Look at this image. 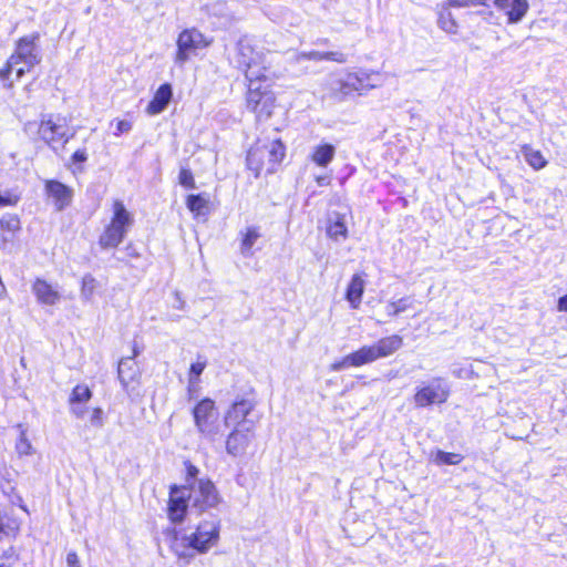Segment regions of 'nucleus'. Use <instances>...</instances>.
<instances>
[{
	"label": "nucleus",
	"mask_w": 567,
	"mask_h": 567,
	"mask_svg": "<svg viewBox=\"0 0 567 567\" xmlns=\"http://www.w3.org/2000/svg\"><path fill=\"white\" fill-rule=\"evenodd\" d=\"M206 368V361H197L192 363L189 368L188 379H192V383H195L196 380H199L200 374Z\"/></svg>",
	"instance_id": "40"
},
{
	"label": "nucleus",
	"mask_w": 567,
	"mask_h": 567,
	"mask_svg": "<svg viewBox=\"0 0 567 567\" xmlns=\"http://www.w3.org/2000/svg\"><path fill=\"white\" fill-rule=\"evenodd\" d=\"M126 250L130 256H137V252L131 245L126 247Z\"/></svg>",
	"instance_id": "54"
},
{
	"label": "nucleus",
	"mask_w": 567,
	"mask_h": 567,
	"mask_svg": "<svg viewBox=\"0 0 567 567\" xmlns=\"http://www.w3.org/2000/svg\"><path fill=\"white\" fill-rule=\"evenodd\" d=\"M19 556L13 548L6 550L1 557L0 567H14L18 563Z\"/></svg>",
	"instance_id": "39"
},
{
	"label": "nucleus",
	"mask_w": 567,
	"mask_h": 567,
	"mask_svg": "<svg viewBox=\"0 0 567 567\" xmlns=\"http://www.w3.org/2000/svg\"><path fill=\"white\" fill-rule=\"evenodd\" d=\"M379 85L380 74L378 72L360 69L340 76L333 82L331 90L337 97L343 100L355 92L361 94Z\"/></svg>",
	"instance_id": "5"
},
{
	"label": "nucleus",
	"mask_w": 567,
	"mask_h": 567,
	"mask_svg": "<svg viewBox=\"0 0 567 567\" xmlns=\"http://www.w3.org/2000/svg\"><path fill=\"white\" fill-rule=\"evenodd\" d=\"M285 157V146L279 140L268 144H257L247 154L246 163L249 171L258 177L264 168L267 173H274L276 165Z\"/></svg>",
	"instance_id": "3"
},
{
	"label": "nucleus",
	"mask_w": 567,
	"mask_h": 567,
	"mask_svg": "<svg viewBox=\"0 0 567 567\" xmlns=\"http://www.w3.org/2000/svg\"><path fill=\"white\" fill-rule=\"evenodd\" d=\"M331 178L328 175H319L316 176V182L318 186H327L330 184Z\"/></svg>",
	"instance_id": "52"
},
{
	"label": "nucleus",
	"mask_w": 567,
	"mask_h": 567,
	"mask_svg": "<svg viewBox=\"0 0 567 567\" xmlns=\"http://www.w3.org/2000/svg\"><path fill=\"white\" fill-rule=\"evenodd\" d=\"M255 437V429L233 427L226 437L225 446L228 455L243 456Z\"/></svg>",
	"instance_id": "14"
},
{
	"label": "nucleus",
	"mask_w": 567,
	"mask_h": 567,
	"mask_svg": "<svg viewBox=\"0 0 567 567\" xmlns=\"http://www.w3.org/2000/svg\"><path fill=\"white\" fill-rule=\"evenodd\" d=\"M256 402L247 398H237L229 409L226 411L224 421L226 425L233 427H256V422L249 419V415L255 410Z\"/></svg>",
	"instance_id": "13"
},
{
	"label": "nucleus",
	"mask_w": 567,
	"mask_h": 567,
	"mask_svg": "<svg viewBox=\"0 0 567 567\" xmlns=\"http://www.w3.org/2000/svg\"><path fill=\"white\" fill-rule=\"evenodd\" d=\"M412 305V300L409 297L400 298L395 301H389L385 306V313L389 317H395L408 310Z\"/></svg>",
	"instance_id": "32"
},
{
	"label": "nucleus",
	"mask_w": 567,
	"mask_h": 567,
	"mask_svg": "<svg viewBox=\"0 0 567 567\" xmlns=\"http://www.w3.org/2000/svg\"><path fill=\"white\" fill-rule=\"evenodd\" d=\"M557 310L561 312H567V293L558 299Z\"/></svg>",
	"instance_id": "50"
},
{
	"label": "nucleus",
	"mask_w": 567,
	"mask_h": 567,
	"mask_svg": "<svg viewBox=\"0 0 567 567\" xmlns=\"http://www.w3.org/2000/svg\"><path fill=\"white\" fill-rule=\"evenodd\" d=\"M178 179H179V184L186 188L195 187L194 176L189 169L182 168L179 172Z\"/></svg>",
	"instance_id": "41"
},
{
	"label": "nucleus",
	"mask_w": 567,
	"mask_h": 567,
	"mask_svg": "<svg viewBox=\"0 0 567 567\" xmlns=\"http://www.w3.org/2000/svg\"><path fill=\"white\" fill-rule=\"evenodd\" d=\"M302 60H312V61H334L338 63H344L347 61V55L339 51L331 52H320V51H309V52H300L296 54V61L300 62Z\"/></svg>",
	"instance_id": "22"
},
{
	"label": "nucleus",
	"mask_w": 567,
	"mask_h": 567,
	"mask_svg": "<svg viewBox=\"0 0 567 567\" xmlns=\"http://www.w3.org/2000/svg\"><path fill=\"white\" fill-rule=\"evenodd\" d=\"M140 375V370L133 358H123L118 362L117 377L123 386L127 389L128 384L135 381Z\"/></svg>",
	"instance_id": "19"
},
{
	"label": "nucleus",
	"mask_w": 567,
	"mask_h": 567,
	"mask_svg": "<svg viewBox=\"0 0 567 567\" xmlns=\"http://www.w3.org/2000/svg\"><path fill=\"white\" fill-rule=\"evenodd\" d=\"M488 0H446L443 2L447 8H468L477 6H487Z\"/></svg>",
	"instance_id": "38"
},
{
	"label": "nucleus",
	"mask_w": 567,
	"mask_h": 567,
	"mask_svg": "<svg viewBox=\"0 0 567 567\" xmlns=\"http://www.w3.org/2000/svg\"><path fill=\"white\" fill-rule=\"evenodd\" d=\"M20 435L16 443V451L19 455H30L32 454L33 447L31 442L27 437V430L23 427L22 424L17 425Z\"/></svg>",
	"instance_id": "34"
},
{
	"label": "nucleus",
	"mask_w": 567,
	"mask_h": 567,
	"mask_svg": "<svg viewBox=\"0 0 567 567\" xmlns=\"http://www.w3.org/2000/svg\"><path fill=\"white\" fill-rule=\"evenodd\" d=\"M45 193L52 198L58 212L65 209L72 203L73 189L59 181H47Z\"/></svg>",
	"instance_id": "16"
},
{
	"label": "nucleus",
	"mask_w": 567,
	"mask_h": 567,
	"mask_svg": "<svg viewBox=\"0 0 567 567\" xmlns=\"http://www.w3.org/2000/svg\"><path fill=\"white\" fill-rule=\"evenodd\" d=\"M437 24L442 30L451 34H455L458 29L457 22L450 11V8L443 3L439 12Z\"/></svg>",
	"instance_id": "28"
},
{
	"label": "nucleus",
	"mask_w": 567,
	"mask_h": 567,
	"mask_svg": "<svg viewBox=\"0 0 567 567\" xmlns=\"http://www.w3.org/2000/svg\"><path fill=\"white\" fill-rule=\"evenodd\" d=\"M450 396V385L442 378H433L427 383L419 386L413 396L416 408H426L433 404H443Z\"/></svg>",
	"instance_id": "10"
},
{
	"label": "nucleus",
	"mask_w": 567,
	"mask_h": 567,
	"mask_svg": "<svg viewBox=\"0 0 567 567\" xmlns=\"http://www.w3.org/2000/svg\"><path fill=\"white\" fill-rule=\"evenodd\" d=\"M209 45L202 32L197 29H186L182 31L177 38V52L175 62L184 64L192 54H195L198 49Z\"/></svg>",
	"instance_id": "12"
},
{
	"label": "nucleus",
	"mask_w": 567,
	"mask_h": 567,
	"mask_svg": "<svg viewBox=\"0 0 567 567\" xmlns=\"http://www.w3.org/2000/svg\"><path fill=\"white\" fill-rule=\"evenodd\" d=\"M219 537L220 519L216 515H210L209 518L198 523L195 532L184 535L181 538V544L187 549L195 550L197 554H206L218 544Z\"/></svg>",
	"instance_id": "4"
},
{
	"label": "nucleus",
	"mask_w": 567,
	"mask_h": 567,
	"mask_svg": "<svg viewBox=\"0 0 567 567\" xmlns=\"http://www.w3.org/2000/svg\"><path fill=\"white\" fill-rule=\"evenodd\" d=\"M0 229L8 231L12 237L20 229V219L14 215H7L0 219Z\"/></svg>",
	"instance_id": "36"
},
{
	"label": "nucleus",
	"mask_w": 567,
	"mask_h": 567,
	"mask_svg": "<svg viewBox=\"0 0 567 567\" xmlns=\"http://www.w3.org/2000/svg\"><path fill=\"white\" fill-rule=\"evenodd\" d=\"M243 239L240 244V252L244 257H251L254 255L252 247L256 241L261 237L259 228L256 226L247 227L241 233Z\"/></svg>",
	"instance_id": "25"
},
{
	"label": "nucleus",
	"mask_w": 567,
	"mask_h": 567,
	"mask_svg": "<svg viewBox=\"0 0 567 567\" xmlns=\"http://www.w3.org/2000/svg\"><path fill=\"white\" fill-rule=\"evenodd\" d=\"M187 498L190 504V511L198 513L217 507L221 502V497L214 485L208 478L194 480L187 486Z\"/></svg>",
	"instance_id": "9"
},
{
	"label": "nucleus",
	"mask_w": 567,
	"mask_h": 567,
	"mask_svg": "<svg viewBox=\"0 0 567 567\" xmlns=\"http://www.w3.org/2000/svg\"><path fill=\"white\" fill-rule=\"evenodd\" d=\"M32 292L38 302L43 306H55L60 302L62 297L58 286H53L40 278L33 282Z\"/></svg>",
	"instance_id": "17"
},
{
	"label": "nucleus",
	"mask_w": 567,
	"mask_h": 567,
	"mask_svg": "<svg viewBox=\"0 0 567 567\" xmlns=\"http://www.w3.org/2000/svg\"><path fill=\"white\" fill-rule=\"evenodd\" d=\"M91 424L95 427L103 426V411L100 408H95L91 415Z\"/></svg>",
	"instance_id": "44"
},
{
	"label": "nucleus",
	"mask_w": 567,
	"mask_h": 567,
	"mask_svg": "<svg viewBox=\"0 0 567 567\" xmlns=\"http://www.w3.org/2000/svg\"><path fill=\"white\" fill-rule=\"evenodd\" d=\"M92 398V391L85 384H78L73 388L69 403H83L86 404Z\"/></svg>",
	"instance_id": "33"
},
{
	"label": "nucleus",
	"mask_w": 567,
	"mask_h": 567,
	"mask_svg": "<svg viewBox=\"0 0 567 567\" xmlns=\"http://www.w3.org/2000/svg\"><path fill=\"white\" fill-rule=\"evenodd\" d=\"M348 360L352 363V367H361L378 360V358L371 344L364 346L359 350L348 354Z\"/></svg>",
	"instance_id": "26"
},
{
	"label": "nucleus",
	"mask_w": 567,
	"mask_h": 567,
	"mask_svg": "<svg viewBox=\"0 0 567 567\" xmlns=\"http://www.w3.org/2000/svg\"><path fill=\"white\" fill-rule=\"evenodd\" d=\"M133 217L121 200L113 203V217L100 236L99 244L102 248H115L125 238Z\"/></svg>",
	"instance_id": "6"
},
{
	"label": "nucleus",
	"mask_w": 567,
	"mask_h": 567,
	"mask_svg": "<svg viewBox=\"0 0 567 567\" xmlns=\"http://www.w3.org/2000/svg\"><path fill=\"white\" fill-rule=\"evenodd\" d=\"M198 474V468L194 465L187 466V486H189V483L194 482L196 478V475Z\"/></svg>",
	"instance_id": "49"
},
{
	"label": "nucleus",
	"mask_w": 567,
	"mask_h": 567,
	"mask_svg": "<svg viewBox=\"0 0 567 567\" xmlns=\"http://www.w3.org/2000/svg\"><path fill=\"white\" fill-rule=\"evenodd\" d=\"M403 344V339L398 334H392L380 339L373 343L375 355L378 359L389 357L398 351Z\"/></svg>",
	"instance_id": "21"
},
{
	"label": "nucleus",
	"mask_w": 567,
	"mask_h": 567,
	"mask_svg": "<svg viewBox=\"0 0 567 567\" xmlns=\"http://www.w3.org/2000/svg\"><path fill=\"white\" fill-rule=\"evenodd\" d=\"M18 530L19 522L6 513H0V540L14 536Z\"/></svg>",
	"instance_id": "30"
},
{
	"label": "nucleus",
	"mask_w": 567,
	"mask_h": 567,
	"mask_svg": "<svg viewBox=\"0 0 567 567\" xmlns=\"http://www.w3.org/2000/svg\"><path fill=\"white\" fill-rule=\"evenodd\" d=\"M97 288V281L96 279L87 274L82 278V287H81V298L84 301H91L95 290Z\"/></svg>",
	"instance_id": "35"
},
{
	"label": "nucleus",
	"mask_w": 567,
	"mask_h": 567,
	"mask_svg": "<svg viewBox=\"0 0 567 567\" xmlns=\"http://www.w3.org/2000/svg\"><path fill=\"white\" fill-rule=\"evenodd\" d=\"M348 367H352V363L349 362L348 360V355H346L344 358H342L341 360L339 361H336L333 362L331 365H330V370L331 371H341Z\"/></svg>",
	"instance_id": "45"
},
{
	"label": "nucleus",
	"mask_w": 567,
	"mask_h": 567,
	"mask_svg": "<svg viewBox=\"0 0 567 567\" xmlns=\"http://www.w3.org/2000/svg\"><path fill=\"white\" fill-rule=\"evenodd\" d=\"M494 4L507 16L509 23L519 22L529 8L527 0H494Z\"/></svg>",
	"instance_id": "18"
},
{
	"label": "nucleus",
	"mask_w": 567,
	"mask_h": 567,
	"mask_svg": "<svg viewBox=\"0 0 567 567\" xmlns=\"http://www.w3.org/2000/svg\"><path fill=\"white\" fill-rule=\"evenodd\" d=\"M364 292V281L359 275H354L347 288L346 298L352 309H358Z\"/></svg>",
	"instance_id": "23"
},
{
	"label": "nucleus",
	"mask_w": 567,
	"mask_h": 567,
	"mask_svg": "<svg viewBox=\"0 0 567 567\" xmlns=\"http://www.w3.org/2000/svg\"><path fill=\"white\" fill-rule=\"evenodd\" d=\"M19 200V197L11 192H1L0 190V207L12 206L16 205Z\"/></svg>",
	"instance_id": "42"
},
{
	"label": "nucleus",
	"mask_w": 567,
	"mask_h": 567,
	"mask_svg": "<svg viewBox=\"0 0 567 567\" xmlns=\"http://www.w3.org/2000/svg\"><path fill=\"white\" fill-rule=\"evenodd\" d=\"M131 128H132V124L130 121H126V120L118 121L117 125H116V131L114 132V135L118 136L123 133L131 131Z\"/></svg>",
	"instance_id": "47"
},
{
	"label": "nucleus",
	"mask_w": 567,
	"mask_h": 567,
	"mask_svg": "<svg viewBox=\"0 0 567 567\" xmlns=\"http://www.w3.org/2000/svg\"><path fill=\"white\" fill-rule=\"evenodd\" d=\"M462 460H463V456L461 454L449 453V452H444V451H437L436 456H435V461L437 463L450 464V465L460 464L462 462Z\"/></svg>",
	"instance_id": "37"
},
{
	"label": "nucleus",
	"mask_w": 567,
	"mask_h": 567,
	"mask_svg": "<svg viewBox=\"0 0 567 567\" xmlns=\"http://www.w3.org/2000/svg\"><path fill=\"white\" fill-rule=\"evenodd\" d=\"M193 416L198 433L205 439L216 441L221 435L219 412L212 399L200 400L193 409Z\"/></svg>",
	"instance_id": "8"
},
{
	"label": "nucleus",
	"mask_w": 567,
	"mask_h": 567,
	"mask_svg": "<svg viewBox=\"0 0 567 567\" xmlns=\"http://www.w3.org/2000/svg\"><path fill=\"white\" fill-rule=\"evenodd\" d=\"M140 353H141V350L138 349L137 344L135 343V344L133 346V353H132V355H131L130 358H133V359H134V358H135V357H137Z\"/></svg>",
	"instance_id": "53"
},
{
	"label": "nucleus",
	"mask_w": 567,
	"mask_h": 567,
	"mask_svg": "<svg viewBox=\"0 0 567 567\" xmlns=\"http://www.w3.org/2000/svg\"><path fill=\"white\" fill-rule=\"evenodd\" d=\"M199 380H196L195 383H192V379H188V393L189 396L193 398V394L198 391Z\"/></svg>",
	"instance_id": "51"
},
{
	"label": "nucleus",
	"mask_w": 567,
	"mask_h": 567,
	"mask_svg": "<svg viewBox=\"0 0 567 567\" xmlns=\"http://www.w3.org/2000/svg\"><path fill=\"white\" fill-rule=\"evenodd\" d=\"M34 127H37L40 138L51 147H53L55 142L60 141H63L65 144L73 136V134H68V128L64 124L53 121L50 114H42L39 125L34 122L25 123L24 131L30 133Z\"/></svg>",
	"instance_id": "11"
},
{
	"label": "nucleus",
	"mask_w": 567,
	"mask_h": 567,
	"mask_svg": "<svg viewBox=\"0 0 567 567\" xmlns=\"http://www.w3.org/2000/svg\"><path fill=\"white\" fill-rule=\"evenodd\" d=\"M171 99H172V86L167 83L162 84L157 89L153 100L148 103L147 113L151 115H156V114L162 113L166 109Z\"/></svg>",
	"instance_id": "20"
},
{
	"label": "nucleus",
	"mask_w": 567,
	"mask_h": 567,
	"mask_svg": "<svg viewBox=\"0 0 567 567\" xmlns=\"http://www.w3.org/2000/svg\"><path fill=\"white\" fill-rule=\"evenodd\" d=\"M86 159H87V154H86L85 150L75 151L71 157L72 164H74V165L82 164V163L86 162Z\"/></svg>",
	"instance_id": "46"
},
{
	"label": "nucleus",
	"mask_w": 567,
	"mask_h": 567,
	"mask_svg": "<svg viewBox=\"0 0 567 567\" xmlns=\"http://www.w3.org/2000/svg\"><path fill=\"white\" fill-rule=\"evenodd\" d=\"M233 63L245 73L246 79L269 80L270 71L266 65V54L256 49L249 37L245 35L237 42Z\"/></svg>",
	"instance_id": "2"
},
{
	"label": "nucleus",
	"mask_w": 567,
	"mask_h": 567,
	"mask_svg": "<svg viewBox=\"0 0 567 567\" xmlns=\"http://www.w3.org/2000/svg\"><path fill=\"white\" fill-rule=\"evenodd\" d=\"M187 208L196 216H206L208 214V199L202 194L189 195L186 199Z\"/></svg>",
	"instance_id": "29"
},
{
	"label": "nucleus",
	"mask_w": 567,
	"mask_h": 567,
	"mask_svg": "<svg viewBox=\"0 0 567 567\" xmlns=\"http://www.w3.org/2000/svg\"><path fill=\"white\" fill-rule=\"evenodd\" d=\"M248 81L247 107L254 112L259 120L268 118L274 109L275 97L268 90L272 81L271 73L269 80L246 79Z\"/></svg>",
	"instance_id": "7"
},
{
	"label": "nucleus",
	"mask_w": 567,
	"mask_h": 567,
	"mask_svg": "<svg viewBox=\"0 0 567 567\" xmlns=\"http://www.w3.org/2000/svg\"><path fill=\"white\" fill-rule=\"evenodd\" d=\"M347 233L348 229L343 217L340 214L334 213L327 227L328 236L334 240H339L340 237L343 239L347 238Z\"/></svg>",
	"instance_id": "27"
},
{
	"label": "nucleus",
	"mask_w": 567,
	"mask_h": 567,
	"mask_svg": "<svg viewBox=\"0 0 567 567\" xmlns=\"http://www.w3.org/2000/svg\"><path fill=\"white\" fill-rule=\"evenodd\" d=\"M70 412L76 419H83L86 413V406L83 403H69Z\"/></svg>",
	"instance_id": "43"
},
{
	"label": "nucleus",
	"mask_w": 567,
	"mask_h": 567,
	"mask_svg": "<svg viewBox=\"0 0 567 567\" xmlns=\"http://www.w3.org/2000/svg\"><path fill=\"white\" fill-rule=\"evenodd\" d=\"M68 567H82L75 553H69L66 556Z\"/></svg>",
	"instance_id": "48"
},
{
	"label": "nucleus",
	"mask_w": 567,
	"mask_h": 567,
	"mask_svg": "<svg viewBox=\"0 0 567 567\" xmlns=\"http://www.w3.org/2000/svg\"><path fill=\"white\" fill-rule=\"evenodd\" d=\"M188 507L190 508L187 498V486H172L168 502L169 519L175 524L182 523Z\"/></svg>",
	"instance_id": "15"
},
{
	"label": "nucleus",
	"mask_w": 567,
	"mask_h": 567,
	"mask_svg": "<svg viewBox=\"0 0 567 567\" xmlns=\"http://www.w3.org/2000/svg\"><path fill=\"white\" fill-rule=\"evenodd\" d=\"M39 40L40 34L34 32L17 41L13 53L8 59L6 65L0 69L1 80H7L14 69L17 80H20L25 72H29L41 62Z\"/></svg>",
	"instance_id": "1"
},
{
	"label": "nucleus",
	"mask_w": 567,
	"mask_h": 567,
	"mask_svg": "<svg viewBox=\"0 0 567 567\" xmlns=\"http://www.w3.org/2000/svg\"><path fill=\"white\" fill-rule=\"evenodd\" d=\"M336 155V147L332 144H320L313 147L310 155L311 161L321 167H327Z\"/></svg>",
	"instance_id": "24"
},
{
	"label": "nucleus",
	"mask_w": 567,
	"mask_h": 567,
	"mask_svg": "<svg viewBox=\"0 0 567 567\" xmlns=\"http://www.w3.org/2000/svg\"><path fill=\"white\" fill-rule=\"evenodd\" d=\"M525 161L536 171L544 168L547 165V161L540 153V151L534 150L529 146H524L522 150Z\"/></svg>",
	"instance_id": "31"
}]
</instances>
